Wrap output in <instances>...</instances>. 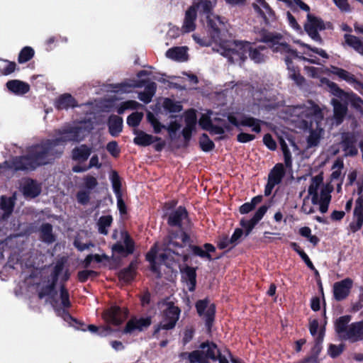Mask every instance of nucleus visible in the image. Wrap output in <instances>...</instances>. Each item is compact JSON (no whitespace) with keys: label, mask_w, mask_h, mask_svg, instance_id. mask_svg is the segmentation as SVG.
Listing matches in <instances>:
<instances>
[{"label":"nucleus","mask_w":363,"mask_h":363,"mask_svg":"<svg viewBox=\"0 0 363 363\" xmlns=\"http://www.w3.org/2000/svg\"><path fill=\"white\" fill-rule=\"evenodd\" d=\"M204 250L201 247L194 246L191 244L189 237L182 233L180 235H174L170 238L169 242L165 245L163 252L156 255V247H154L147 254V259L152 264V269L157 272V264L163 263L167 267L172 266L174 262L187 261L190 254L193 253L201 258L212 260L211 252L216 251L213 245L206 243L203 245Z\"/></svg>","instance_id":"f257e3e1"},{"label":"nucleus","mask_w":363,"mask_h":363,"mask_svg":"<svg viewBox=\"0 0 363 363\" xmlns=\"http://www.w3.org/2000/svg\"><path fill=\"white\" fill-rule=\"evenodd\" d=\"M211 37L193 35V38L201 46H209L214 42L213 50L233 62L241 64L251 50V43L244 41H230L228 26L219 17H213L209 21Z\"/></svg>","instance_id":"f03ea898"},{"label":"nucleus","mask_w":363,"mask_h":363,"mask_svg":"<svg viewBox=\"0 0 363 363\" xmlns=\"http://www.w3.org/2000/svg\"><path fill=\"white\" fill-rule=\"evenodd\" d=\"M264 41L272 43V47L274 51L280 52L286 55V62L289 69V77L292 79L298 86H302L304 84L305 79L299 73V71L294 66L291 65V60L295 58H300L303 60H307L313 64H318V62L313 58L312 52L318 54L320 56L328 58V56L325 50L318 48H312L308 45L303 43L301 40H294V43L301 45L303 48L302 54L308 56L299 57L296 52L291 50L289 45L284 43L280 35L268 34L264 39Z\"/></svg>","instance_id":"7ed1b4c3"},{"label":"nucleus","mask_w":363,"mask_h":363,"mask_svg":"<svg viewBox=\"0 0 363 363\" xmlns=\"http://www.w3.org/2000/svg\"><path fill=\"white\" fill-rule=\"evenodd\" d=\"M294 113L301 118L306 127L310 123L311 132L307 139L308 147L317 145L323 135V129L321 127L323 114L320 109L316 106L309 104L308 106L295 108Z\"/></svg>","instance_id":"20e7f679"},{"label":"nucleus","mask_w":363,"mask_h":363,"mask_svg":"<svg viewBox=\"0 0 363 363\" xmlns=\"http://www.w3.org/2000/svg\"><path fill=\"white\" fill-rule=\"evenodd\" d=\"M216 4V0H194V5L189 8L186 12L184 23L182 28L183 33H189L193 31L195 28V19L196 16V11L200 13H204L207 15L208 31L211 34L209 21L216 16H209V13Z\"/></svg>","instance_id":"39448f33"},{"label":"nucleus","mask_w":363,"mask_h":363,"mask_svg":"<svg viewBox=\"0 0 363 363\" xmlns=\"http://www.w3.org/2000/svg\"><path fill=\"white\" fill-rule=\"evenodd\" d=\"M81 132V127L74 128L72 130L65 131L62 135L55 141L46 142L43 145H40V146H43L45 148L43 158L47 162L46 163L48 162V160H50V158H48V160H46V158L50 157L57 152H62V148L60 147L59 149L55 150L54 148L55 146L59 145L65 141L81 140L84 137V135H80Z\"/></svg>","instance_id":"423d86ee"},{"label":"nucleus","mask_w":363,"mask_h":363,"mask_svg":"<svg viewBox=\"0 0 363 363\" xmlns=\"http://www.w3.org/2000/svg\"><path fill=\"white\" fill-rule=\"evenodd\" d=\"M45 148L43 146H35L30 148L29 154L26 157H23L14 162V167L16 169H33L39 165L46 164L43 158Z\"/></svg>","instance_id":"0eeeda50"},{"label":"nucleus","mask_w":363,"mask_h":363,"mask_svg":"<svg viewBox=\"0 0 363 363\" xmlns=\"http://www.w3.org/2000/svg\"><path fill=\"white\" fill-rule=\"evenodd\" d=\"M159 308L162 311V319L160 321L157 331L169 330L174 327L179 319L180 310L170 301H162L158 304Z\"/></svg>","instance_id":"6e6552de"},{"label":"nucleus","mask_w":363,"mask_h":363,"mask_svg":"<svg viewBox=\"0 0 363 363\" xmlns=\"http://www.w3.org/2000/svg\"><path fill=\"white\" fill-rule=\"evenodd\" d=\"M317 191L320 193V200L323 202L322 210L328 211L330 202V190L328 186L323 183V177L321 174L313 177L308 189V196L313 197L314 200L317 198Z\"/></svg>","instance_id":"1a4fd4ad"},{"label":"nucleus","mask_w":363,"mask_h":363,"mask_svg":"<svg viewBox=\"0 0 363 363\" xmlns=\"http://www.w3.org/2000/svg\"><path fill=\"white\" fill-rule=\"evenodd\" d=\"M321 85L328 89L334 95L346 104H350L352 106L359 111L363 109V101L352 93H347L340 89L336 84L327 79H321Z\"/></svg>","instance_id":"9d476101"},{"label":"nucleus","mask_w":363,"mask_h":363,"mask_svg":"<svg viewBox=\"0 0 363 363\" xmlns=\"http://www.w3.org/2000/svg\"><path fill=\"white\" fill-rule=\"evenodd\" d=\"M113 238L117 240V242L112 246L113 256L126 257L133 253L134 247L132 240L127 232L121 230L115 231Z\"/></svg>","instance_id":"9b49d317"},{"label":"nucleus","mask_w":363,"mask_h":363,"mask_svg":"<svg viewBox=\"0 0 363 363\" xmlns=\"http://www.w3.org/2000/svg\"><path fill=\"white\" fill-rule=\"evenodd\" d=\"M201 348L202 349L204 357H206V363L208 362V359L213 360L218 359L219 363H228V358H231L232 362L236 363L231 357V354L228 351H225L223 354H221L216 345L213 343H203L201 345Z\"/></svg>","instance_id":"f8f14e48"},{"label":"nucleus","mask_w":363,"mask_h":363,"mask_svg":"<svg viewBox=\"0 0 363 363\" xmlns=\"http://www.w3.org/2000/svg\"><path fill=\"white\" fill-rule=\"evenodd\" d=\"M199 125L206 130L214 134H221L225 129L230 128L226 125L223 119L212 118L208 114H203L199 119Z\"/></svg>","instance_id":"ddd939ff"},{"label":"nucleus","mask_w":363,"mask_h":363,"mask_svg":"<svg viewBox=\"0 0 363 363\" xmlns=\"http://www.w3.org/2000/svg\"><path fill=\"white\" fill-rule=\"evenodd\" d=\"M307 20L304 23V29L308 35L315 41H321L318 31L324 29L323 21L307 11Z\"/></svg>","instance_id":"4468645a"},{"label":"nucleus","mask_w":363,"mask_h":363,"mask_svg":"<svg viewBox=\"0 0 363 363\" xmlns=\"http://www.w3.org/2000/svg\"><path fill=\"white\" fill-rule=\"evenodd\" d=\"M196 307L199 315L206 321V325L209 330L214 318V304L208 299H203L199 301Z\"/></svg>","instance_id":"2eb2a0df"},{"label":"nucleus","mask_w":363,"mask_h":363,"mask_svg":"<svg viewBox=\"0 0 363 363\" xmlns=\"http://www.w3.org/2000/svg\"><path fill=\"white\" fill-rule=\"evenodd\" d=\"M127 316L128 310L125 308L112 306L104 313L103 318L109 324L119 325L127 318Z\"/></svg>","instance_id":"dca6fc26"},{"label":"nucleus","mask_w":363,"mask_h":363,"mask_svg":"<svg viewBox=\"0 0 363 363\" xmlns=\"http://www.w3.org/2000/svg\"><path fill=\"white\" fill-rule=\"evenodd\" d=\"M284 174V168L282 164H277L273 167L268 176V182L264 190L265 196L271 194L273 188L281 182Z\"/></svg>","instance_id":"f3484780"},{"label":"nucleus","mask_w":363,"mask_h":363,"mask_svg":"<svg viewBox=\"0 0 363 363\" xmlns=\"http://www.w3.org/2000/svg\"><path fill=\"white\" fill-rule=\"evenodd\" d=\"M150 323L151 320L149 318H132L126 323L125 327L123 330V333L129 335L135 334L148 328Z\"/></svg>","instance_id":"a211bd4d"},{"label":"nucleus","mask_w":363,"mask_h":363,"mask_svg":"<svg viewBox=\"0 0 363 363\" xmlns=\"http://www.w3.org/2000/svg\"><path fill=\"white\" fill-rule=\"evenodd\" d=\"M353 281L350 278H346L333 285V295L337 301H341L347 297L352 286Z\"/></svg>","instance_id":"6ab92c4d"},{"label":"nucleus","mask_w":363,"mask_h":363,"mask_svg":"<svg viewBox=\"0 0 363 363\" xmlns=\"http://www.w3.org/2000/svg\"><path fill=\"white\" fill-rule=\"evenodd\" d=\"M253 7L266 23L274 20V12L265 0H255Z\"/></svg>","instance_id":"aec40b11"},{"label":"nucleus","mask_w":363,"mask_h":363,"mask_svg":"<svg viewBox=\"0 0 363 363\" xmlns=\"http://www.w3.org/2000/svg\"><path fill=\"white\" fill-rule=\"evenodd\" d=\"M354 30L358 33L363 34V26H361L358 23H355ZM345 43L355 50L357 52L362 55V52L358 50L363 48V40H360L357 37L349 34L345 35Z\"/></svg>","instance_id":"412c9836"},{"label":"nucleus","mask_w":363,"mask_h":363,"mask_svg":"<svg viewBox=\"0 0 363 363\" xmlns=\"http://www.w3.org/2000/svg\"><path fill=\"white\" fill-rule=\"evenodd\" d=\"M228 121L235 125H244L251 128L252 130L259 133L260 131V122L259 120L252 117H243L238 123L236 118L233 116H228Z\"/></svg>","instance_id":"4be33fe9"},{"label":"nucleus","mask_w":363,"mask_h":363,"mask_svg":"<svg viewBox=\"0 0 363 363\" xmlns=\"http://www.w3.org/2000/svg\"><path fill=\"white\" fill-rule=\"evenodd\" d=\"M21 191L25 196L33 198L40 193L41 188L35 182L26 179L21 184Z\"/></svg>","instance_id":"5701e85b"},{"label":"nucleus","mask_w":363,"mask_h":363,"mask_svg":"<svg viewBox=\"0 0 363 363\" xmlns=\"http://www.w3.org/2000/svg\"><path fill=\"white\" fill-rule=\"evenodd\" d=\"M185 123L186 126L184 128L182 133L184 138L188 140L190 138L191 133L196 128V116L195 111H189L186 112L185 116Z\"/></svg>","instance_id":"b1692460"},{"label":"nucleus","mask_w":363,"mask_h":363,"mask_svg":"<svg viewBox=\"0 0 363 363\" xmlns=\"http://www.w3.org/2000/svg\"><path fill=\"white\" fill-rule=\"evenodd\" d=\"M135 138L134 143L140 146H147L158 140L157 138L149 135L142 130H134Z\"/></svg>","instance_id":"393cba45"},{"label":"nucleus","mask_w":363,"mask_h":363,"mask_svg":"<svg viewBox=\"0 0 363 363\" xmlns=\"http://www.w3.org/2000/svg\"><path fill=\"white\" fill-rule=\"evenodd\" d=\"M179 357L182 360H188L189 363H206V357H204L201 347L200 350H195L191 353H181Z\"/></svg>","instance_id":"a878e982"},{"label":"nucleus","mask_w":363,"mask_h":363,"mask_svg":"<svg viewBox=\"0 0 363 363\" xmlns=\"http://www.w3.org/2000/svg\"><path fill=\"white\" fill-rule=\"evenodd\" d=\"M6 86L11 92L18 95L26 94L30 89L28 84L19 80L9 81L7 82Z\"/></svg>","instance_id":"bb28decb"},{"label":"nucleus","mask_w":363,"mask_h":363,"mask_svg":"<svg viewBox=\"0 0 363 363\" xmlns=\"http://www.w3.org/2000/svg\"><path fill=\"white\" fill-rule=\"evenodd\" d=\"M187 219L186 211L179 207L175 212L172 213L168 220V223L171 225H182L184 220Z\"/></svg>","instance_id":"cd10ccee"},{"label":"nucleus","mask_w":363,"mask_h":363,"mask_svg":"<svg viewBox=\"0 0 363 363\" xmlns=\"http://www.w3.org/2000/svg\"><path fill=\"white\" fill-rule=\"evenodd\" d=\"M55 106L58 109H67L77 106L74 99L68 94L60 96L55 102Z\"/></svg>","instance_id":"c85d7f7f"},{"label":"nucleus","mask_w":363,"mask_h":363,"mask_svg":"<svg viewBox=\"0 0 363 363\" xmlns=\"http://www.w3.org/2000/svg\"><path fill=\"white\" fill-rule=\"evenodd\" d=\"M166 56L177 61H185L188 57L186 49L184 47L171 48L167 51Z\"/></svg>","instance_id":"c756f323"},{"label":"nucleus","mask_w":363,"mask_h":363,"mask_svg":"<svg viewBox=\"0 0 363 363\" xmlns=\"http://www.w3.org/2000/svg\"><path fill=\"white\" fill-rule=\"evenodd\" d=\"M331 104L333 106L334 118L339 123L346 114L347 106L342 104L337 99H332Z\"/></svg>","instance_id":"7c9ffc66"},{"label":"nucleus","mask_w":363,"mask_h":363,"mask_svg":"<svg viewBox=\"0 0 363 363\" xmlns=\"http://www.w3.org/2000/svg\"><path fill=\"white\" fill-rule=\"evenodd\" d=\"M91 149L86 145H81L76 147L72 151V158L79 162H84L87 160L91 154Z\"/></svg>","instance_id":"2f4dec72"},{"label":"nucleus","mask_w":363,"mask_h":363,"mask_svg":"<svg viewBox=\"0 0 363 363\" xmlns=\"http://www.w3.org/2000/svg\"><path fill=\"white\" fill-rule=\"evenodd\" d=\"M122 118L113 116L110 117L108 121L109 131L113 136L117 135L122 130Z\"/></svg>","instance_id":"473e14b6"},{"label":"nucleus","mask_w":363,"mask_h":363,"mask_svg":"<svg viewBox=\"0 0 363 363\" xmlns=\"http://www.w3.org/2000/svg\"><path fill=\"white\" fill-rule=\"evenodd\" d=\"M330 72L350 84H354L356 82L354 75L341 68L332 67Z\"/></svg>","instance_id":"72a5a7b5"},{"label":"nucleus","mask_w":363,"mask_h":363,"mask_svg":"<svg viewBox=\"0 0 363 363\" xmlns=\"http://www.w3.org/2000/svg\"><path fill=\"white\" fill-rule=\"evenodd\" d=\"M183 278L188 281L189 289L193 291L196 284V270L194 268L186 267L183 271Z\"/></svg>","instance_id":"f704fd0d"},{"label":"nucleus","mask_w":363,"mask_h":363,"mask_svg":"<svg viewBox=\"0 0 363 363\" xmlns=\"http://www.w3.org/2000/svg\"><path fill=\"white\" fill-rule=\"evenodd\" d=\"M156 90V84L153 82L150 83L144 92L139 94V99L145 104L150 102Z\"/></svg>","instance_id":"c9c22d12"},{"label":"nucleus","mask_w":363,"mask_h":363,"mask_svg":"<svg viewBox=\"0 0 363 363\" xmlns=\"http://www.w3.org/2000/svg\"><path fill=\"white\" fill-rule=\"evenodd\" d=\"M113 218L111 216H101L98 221L99 231L100 233L107 235L108 228L111 226Z\"/></svg>","instance_id":"e433bc0d"},{"label":"nucleus","mask_w":363,"mask_h":363,"mask_svg":"<svg viewBox=\"0 0 363 363\" xmlns=\"http://www.w3.org/2000/svg\"><path fill=\"white\" fill-rule=\"evenodd\" d=\"M363 337V322L352 324L347 333L348 338H358Z\"/></svg>","instance_id":"4c0bfd02"},{"label":"nucleus","mask_w":363,"mask_h":363,"mask_svg":"<svg viewBox=\"0 0 363 363\" xmlns=\"http://www.w3.org/2000/svg\"><path fill=\"white\" fill-rule=\"evenodd\" d=\"M13 201L11 198L1 197V209L3 211L2 218L4 219L12 212Z\"/></svg>","instance_id":"58836bf2"},{"label":"nucleus","mask_w":363,"mask_h":363,"mask_svg":"<svg viewBox=\"0 0 363 363\" xmlns=\"http://www.w3.org/2000/svg\"><path fill=\"white\" fill-rule=\"evenodd\" d=\"M350 317L349 316H342L340 318L337 322H336V331L338 334H340L341 336L346 337L347 333L346 329H347V325L350 322Z\"/></svg>","instance_id":"ea45409f"},{"label":"nucleus","mask_w":363,"mask_h":363,"mask_svg":"<svg viewBox=\"0 0 363 363\" xmlns=\"http://www.w3.org/2000/svg\"><path fill=\"white\" fill-rule=\"evenodd\" d=\"M343 168V162L337 159L336 160L333 165L332 167V174H331V178L334 180H341L342 177V170Z\"/></svg>","instance_id":"a19ab883"},{"label":"nucleus","mask_w":363,"mask_h":363,"mask_svg":"<svg viewBox=\"0 0 363 363\" xmlns=\"http://www.w3.org/2000/svg\"><path fill=\"white\" fill-rule=\"evenodd\" d=\"M164 108L169 113L174 114L182 111V108L179 103L166 99L163 103Z\"/></svg>","instance_id":"79ce46f5"},{"label":"nucleus","mask_w":363,"mask_h":363,"mask_svg":"<svg viewBox=\"0 0 363 363\" xmlns=\"http://www.w3.org/2000/svg\"><path fill=\"white\" fill-rule=\"evenodd\" d=\"M135 268H136L135 264L133 262L131 263L128 268L122 271L120 273V274H119L120 279L125 282H128L130 280H132L135 275Z\"/></svg>","instance_id":"37998d69"},{"label":"nucleus","mask_w":363,"mask_h":363,"mask_svg":"<svg viewBox=\"0 0 363 363\" xmlns=\"http://www.w3.org/2000/svg\"><path fill=\"white\" fill-rule=\"evenodd\" d=\"M314 205H318L313 202L312 199L309 196H306L303 201V205L301 206V211L306 214H311L314 213Z\"/></svg>","instance_id":"c03bdc74"},{"label":"nucleus","mask_w":363,"mask_h":363,"mask_svg":"<svg viewBox=\"0 0 363 363\" xmlns=\"http://www.w3.org/2000/svg\"><path fill=\"white\" fill-rule=\"evenodd\" d=\"M34 55V50L30 47L24 48L20 52L18 56V62L24 63L30 60Z\"/></svg>","instance_id":"a18cd8bd"},{"label":"nucleus","mask_w":363,"mask_h":363,"mask_svg":"<svg viewBox=\"0 0 363 363\" xmlns=\"http://www.w3.org/2000/svg\"><path fill=\"white\" fill-rule=\"evenodd\" d=\"M41 235L44 241L51 242L54 240L52 234V226L49 224H45L41 228Z\"/></svg>","instance_id":"49530a36"},{"label":"nucleus","mask_w":363,"mask_h":363,"mask_svg":"<svg viewBox=\"0 0 363 363\" xmlns=\"http://www.w3.org/2000/svg\"><path fill=\"white\" fill-rule=\"evenodd\" d=\"M260 50H262V48H256L251 45V50L248 52V55L255 62H260L264 59V56L261 53Z\"/></svg>","instance_id":"de8ad7c7"},{"label":"nucleus","mask_w":363,"mask_h":363,"mask_svg":"<svg viewBox=\"0 0 363 363\" xmlns=\"http://www.w3.org/2000/svg\"><path fill=\"white\" fill-rule=\"evenodd\" d=\"M147 118L148 121L150 123L152 126L153 127L154 131L156 133H159L163 128H164V125H162L158 120L155 118L153 113L151 112H148L147 114Z\"/></svg>","instance_id":"09e8293b"},{"label":"nucleus","mask_w":363,"mask_h":363,"mask_svg":"<svg viewBox=\"0 0 363 363\" xmlns=\"http://www.w3.org/2000/svg\"><path fill=\"white\" fill-rule=\"evenodd\" d=\"M97 184V180L95 177L92 176H87L84 179L82 187L83 189L91 192V190L94 189Z\"/></svg>","instance_id":"8fccbe9b"},{"label":"nucleus","mask_w":363,"mask_h":363,"mask_svg":"<svg viewBox=\"0 0 363 363\" xmlns=\"http://www.w3.org/2000/svg\"><path fill=\"white\" fill-rule=\"evenodd\" d=\"M140 105L137 101H127L123 103H122L120 106L118 108V113L121 114L123 113L125 110L130 109L133 110L136 109Z\"/></svg>","instance_id":"3c124183"},{"label":"nucleus","mask_w":363,"mask_h":363,"mask_svg":"<svg viewBox=\"0 0 363 363\" xmlns=\"http://www.w3.org/2000/svg\"><path fill=\"white\" fill-rule=\"evenodd\" d=\"M108 260V257L105 255H88L84 260V266L88 267L93 261L96 262H101Z\"/></svg>","instance_id":"603ef678"},{"label":"nucleus","mask_w":363,"mask_h":363,"mask_svg":"<svg viewBox=\"0 0 363 363\" xmlns=\"http://www.w3.org/2000/svg\"><path fill=\"white\" fill-rule=\"evenodd\" d=\"M143 117V113L135 112L128 117L127 123L129 125L135 127L139 125Z\"/></svg>","instance_id":"864d4df0"},{"label":"nucleus","mask_w":363,"mask_h":363,"mask_svg":"<svg viewBox=\"0 0 363 363\" xmlns=\"http://www.w3.org/2000/svg\"><path fill=\"white\" fill-rule=\"evenodd\" d=\"M200 145L203 151H210L213 147V143L208 138V137L203 134L200 138Z\"/></svg>","instance_id":"5fc2aeb1"},{"label":"nucleus","mask_w":363,"mask_h":363,"mask_svg":"<svg viewBox=\"0 0 363 363\" xmlns=\"http://www.w3.org/2000/svg\"><path fill=\"white\" fill-rule=\"evenodd\" d=\"M353 218H363V199L361 196L355 201Z\"/></svg>","instance_id":"6e6d98bb"},{"label":"nucleus","mask_w":363,"mask_h":363,"mask_svg":"<svg viewBox=\"0 0 363 363\" xmlns=\"http://www.w3.org/2000/svg\"><path fill=\"white\" fill-rule=\"evenodd\" d=\"M90 191L81 189L77 194V201L81 204H86L90 199Z\"/></svg>","instance_id":"4d7b16f0"},{"label":"nucleus","mask_w":363,"mask_h":363,"mask_svg":"<svg viewBox=\"0 0 363 363\" xmlns=\"http://www.w3.org/2000/svg\"><path fill=\"white\" fill-rule=\"evenodd\" d=\"M111 182H112L113 189L116 194V196H121V182H120L118 176L115 172H113L112 174Z\"/></svg>","instance_id":"13d9d810"},{"label":"nucleus","mask_w":363,"mask_h":363,"mask_svg":"<svg viewBox=\"0 0 363 363\" xmlns=\"http://www.w3.org/2000/svg\"><path fill=\"white\" fill-rule=\"evenodd\" d=\"M257 223H256L255 220H253L252 218L248 220H242L240 222L241 225L245 228L246 235H248L253 228L255 226V225Z\"/></svg>","instance_id":"bf43d9fd"},{"label":"nucleus","mask_w":363,"mask_h":363,"mask_svg":"<svg viewBox=\"0 0 363 363\" xmlns=\"http://www.w3.org/2000/svg\"><path fill=\"white\" fill-rule=\"evenodd\" d=\"M60 297L61 300L60 304L62 307L69 306L70 303L69 301V294L68 292L63 287L60 289Z\"/></svg>","instance_id":"052dcab7"},{"label":"nucleus","mask_w":363,"mask_h":363,"mask_svg":"<svg viewBox=\"0 0 363 363\" xmlns=\"http://www.w3.org/2000/svg\"><path fill=\"white\" fill-rule=\"evenodd\" d=\"M230 241V238H228L227 236H221L218 238V242H217V245H218V247L220 248V249H225V248H232L234 246H231V242H229Z\"/></svg>","instance_id":"680f3d73"},{"label":"nucleus","mask_w":363,"mask_h":363,"mask_svg":"<svg viewBox=\"0 0 363 363\" xmlns=\"http://www.w3.org/2000/svg\"><path fill=\"white\" fill-rule=\"evenodd\" d=\"M281 149H282L284 156L285 164L287 167H290L291 164V154H290L289 150L287 149V147L284 142H281Z\"/></svg>","instance_id":"e2e57ef3"},{"label":"nucleus","mask_w":363,"mask_h":363,"mask_svg":"<svg viewBox=\"0 0 363 363\" xmlns=\"http://www.w3.org/2000/svg\"><path fill=\"white\" fill-rule=\"evenodd\" d=\"M82 236L79 235L74 240V245L79 250H81V251L84 250L85 249L89 248V246L93 245L91 243H88L86 242H84L82 241Z\"/></svg>","instance_id":"0e129e2a"},{"label":"nucleus","mask_w":363,"mask_h":363,"mask_svg":"<svg viewBox=\"0 0 363 363\" xmlns=\"http://www.w3.org/2000/svg\"><path fill=\"white\" fill-rule=\"evenodd\" d=\"M242 235V230L240 228L235 229L234 233L230 238V242H231V246H235L238 242L240 238Z\"/></svg>","instance_id":"69168bd1"},{"label":"nucleus","mask_w":363,"mask_h":363,"mask_svg":"<svg viewBox=\"0 0 363 363\" xmlns=\"http://www.w3.org/2000/svg\"><path fill=\"white\" fill-rule=\"evenodd\" d=\"M333 2L342 11L347 12L350 11L347 0H333Z\"/></svg>","instance_id":"338daca9"},{"label":"nucleus","mask_w":363,"mask_h":363,"mask_svg":"<svg viewBox=\"0 0 363 363\" xmlns=\"http://www.w3.org/2000/svg\"><path fill=\"white\" fill-rule=\"evenodd\" d=\"M267 206H262L256 211L254 216L252 218L253 220H255L256 223H258L264 216V215L266 213L267 211Z\"/></svg>","instance_id":"774afa93"}]
</instances>
